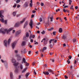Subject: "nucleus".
<instances>
[{
    "instance_id": "nucleus-10",
    "label": "nucleus",
    "mask_w": 79,
    "mask_h": 79,
    "mask_svg": "<svg viewBox=\"0 0 79 79\" xmlns=\"http://www.w3.org/2000/svg\"><path fill=\"white\" fill-rule=\"evenodd\" d=\"M26 63V59H25V58H23L21 63L23 64L24 63Z\"/></svg>"
},
{
    "instance_id": "nucleus-46",
    "label": "nucleus",
    "mask_w": 79,
    "mask_h": 79,
    "mask_svg": "<svg viewBox=\"0 0 79 79\" xmlns=\"http://www.w3.org/2000/svg\"><path fill=\"white\" fill-rule=\"evenodd\" d=\"M50 60H51V61H52V62H54V60L53 59H51Z\"/></svg>"
},
{
    "instance_id": "nucleus-33",
    "label": "nucleus",
    "mask_w": 79,
    "mask_h": 79,
    "mask_svg": "<svg viewBox=\"0 0 79 79\" xmlns=\"http://www.w3.org/2000/svg\"><path fill=\"white\" fill-rule=\"evenodd\" d=\"M20 0H17V1L16 2V3H19V2H20Z\"/></svg>"
},
{
    "instance_id": "nucleus-16",
    "label": "nucleus",
    "mask_w": 79,
    "mask_h": 79,
    "mask_svg": "<svg viewBox=\"0 0 79 79\" xmlns=\"http://www.w3.org/2000/svg\"><path fill=\"white\" fill-rule=\"evenodd\" d=\"M12 62L13 63H15L16 62V61L15 60V59L14 58L12 59L11 60Z\"/></svg>"
},
{
    "instance_id": "nucleus-21",
    "label": "nucleus",
    "mask_w": 79,
    "mask_h": 79,
    "mask_svg": "<svg viewBox=\"0 0 79 79\" xmlns=\"http://www.w3.org/2000/svg\"><path fill=\"white\" fill-rule=\"evenodd\" d=\"M54 29L53 27H51L50 28L48 29V30L49 31H53V30Z\"/></svg>"
},
{
    "instance_id": "nucleus-45",
    "label": "nucleus",
    "mask_w": 79,
    "mask_h": 79,
    "mask_svg": "<svg viewBox=\"0 0 79 79\" xmlns=\"http://www.w3.org/2000/svg\"><path fill=\"white\" fill-rule=\"evenodd\" d=\"M15 53H18V50H15Z\"/></svg>"
},
{
    "instance_id": "nucleus-41",
    "label": "nucleus",
    "mask_w": 79,
    "mask_h": 79,
    "mask_svg": "<svg viewBox=\"0 0 79 79\" xmlns=\"http://www.w3.org/2000/svg\"><path fill=\"white\" fill-rule=\"evenodd\" d=\"M39 20L40 22L42 21V18H40L39 19Z\"/></svg>"
},
{
    "instance_id": "nucleus-39",
    "label": "nucleus",
    "mask_w": 79,
    "mask_h": 79,
    "mask_svg": "<svg viewBox=\"0 0 79 79\" xmlns=\"http://www.w3.org/2000/svg\"><path fill=\"white\" fill-rule=\"evenodd\" d=\"M32 4L31 3H30V7H32Z\"/></svg>"
},
{
    "instance_id": "nucleus-52",
    "label": "nucleus",
    "mask_w": 79,
    "mask_h": 79,
    "mask_svg": "<svg viewBox=\"0 0 79 79\" xmlns=\"http://www.w3.org/2000/svg\"><path fill=\"white\" fill-rule=\"evenodd\" d=\"M69 59H71L72 57V56H69Z\"/></svg>"
},
{
    "instance_id": "nucleus-17",
    "label": "nucleus",
    "mask_w": 79,
    "mask_h": 79,
    "mask_svg": "<svg viewBox=\"0 0 79 79\" xmlns=\"http://www.w3.org/2000/svg\"><path fill=\"white\" fill-rule=\"evenodd\" d=\"M43 73L44 74V75H48L49 74V73H48V72H44V71L43 72Z\"/></svg>"
},
{
    "instance_id": "nucleus-2",
    "label": "nucleus",
    "mask_w": 79,
    "mask_h": 79,
    "mask_svg": "<svg viewBox=\"0 0 79 79\" xmlns=\"http://www.w3.org/2000/svg\"><path fill=\"white\" fill-rule=\"evenodd\" d=\"M13 29V28H10L8 30L7 29H5L3 28H2L0 29V32L2 33L3 34H5V32H7L8 34L9 32L11 31Z\"/></svg>"
},
{
    "instance_id": "nucleus-19",
    "label": "nucleus",
    "mask_w": 79,
    "mask_h": 79,
    "mask_svg": "<svg viewBox=\"0 0 79 79\" xmlns=\"http://www.w3.org/2000/svg\"><path fill=\"white\" fill-rule=\"evenodd\" d=\"M25 45H26V42L25 41L22 42V46H25Z\"/></svg>"
},
{
    "instance_id": "nucleus-14",
    "label": "nucleus",
    "mask_w": 79,
    "mask_h": 79,
    "mask_svg": "<svg viewBox=\"0 0 79 79\" xmlns=\"http://www.w3.org/2000/svg\"><path fill=\"white\" fill-rule=\"evenodd\" d=\"M19 68L21 69H23V64L21 63L19 64Z\"/></svg>"
},
{
    "instance_id": "nucleus-36",
    "label": "nucleus",
    "mask_w": 79,
    "mask_h": 79,
    "mask_svg": "<svg viewBox=\"0 0 79 79\" xmlns=\"http://www.w3.org/2000/svg\"><path fill=\"white\" fill-rule=\"evenodd\" d=\"M44 44L45 45H46L47 44V41H44Z\"/></svg>"
},
{
    "instance_id": "nucleus-22",
    "label": "nucleus",
    "mask_w": 79,
    "mask_h": 79,
    "mask_svg": "<svg viewBox=\"0 0 79 79\" xmlns=\"http://www.w3.org/2000/svg\"><path fill=\"white\" fill-rule=\"evenodd\" d=\"M47 49V48L46 47H44L43 48V49L42 50V51L43 52H44V51L46 50Z\"/></svg>"
},
{
    "instance_id": "nucleus-60",
    "label": "nucleus",
    "mask_w": 79,
    "mask_h": 79,
    "mask_svg": "<svg viewBox=\"0 0 79 79\" xmlns=\"http://www.w3.org/2000/svg\"><path fill=\"white\" fill-rule=\"evenodd\" d=\"M36 12V11L35 10H33L32 11V13H35Z\"/></svg>"
},
{
    "instance_id": "nucleus-35",
    "label": "nucleus",
    "mask_w": 79,
    "mask_h": 79,
    "mask_svg": "<svg viewBox=\"0 0 79 79\" xmlns=\"http://www.w3.org/2000/svg\"><path fill=\"white\" fill-rule=\"evenodd\" d=\"M45 33V32L44 31H43L42 32H41V34H44Z\"/></svg>"
},
{
    "instance_id": "nucleus-4",
    "label": "nucleus",
    "mask_w": 79,
    "mask_h": 79,
    "mask_svg": "<svg viewBox=\"0 0 79 79\" xmlns=\"http://www.w3.org/2000/svg\"><path fill=\"white\" fill-rule=\"evenodd\" d=\"M16 56L17 58V60L18 61H20L22 59V57L19 54L16 55Z\"/></svg>"
},
{
    "instance_id": "nucleus-54",
    "label": "nucleus",
    "mask_w": 79,
    "mask_h": 79,
    "mask_svg": "<svg viewBox=\"0 0 79 79\" xmlns=\"http://www.w3.org/2000/svg\"><path fill=\"white\" fill-rule=\"evenodd\" d=\"M34 73L35 74V75L36 74V72L35 71V70H34Z\"/></svg>"
},
{
    "instance_id": "nucleus-15",
    "label": "nucleus",
    "mask_w": 79,
    "mask_h": 79,
    "mask_svg": "<svg viewBox=\"0 0 79 79\" xmlns=\"http://www.w3.org/2000/svg\"><path fill=\"white\" fill-rule=\"evenodd\" d=\"M67 36L66 35H63L62 36V39H64V40H65L67 39Z\"/></svg>"
},
{
    "instance_id": "nucleus-48",
    "label": "nucleus",
    "mask_w": 79,
    "mask_h": 79,
    "mask_svg": "<svg viewBox=\"0 0 79 79\" xmlns=\"http://www.w3.org/2000/svg\"><path fill=\"white\" fill-rule=\"evenodd\" d=\"M60 10V9H58V10H56V12H57L58 11H59Z\"/></svg>"
},
{
    "instance_id": "nucleus-49",
    "label": "nucleus",
    "mask_w": 79,
    "mask_h": 79,
    "mask_svg": "<svg viewBox=\"0 0 79 79\" xmlns=\"http://www.w3.org/2000/svg\"><path fill=\"white\" fill-rule=\"evenodd\" d=\"M30 42L31 43L33 42V40L32 39H31Z\"/></svg>"
},
{
    "instance_id": "nucleus-56",
    "label": "nucleus",
    "mask_w": 79,
    "mask_h": 79,
    "mask_svg": "<svg viewBox=\"0 0 79 79\" xmlns=\"http://www.w3.org/2000/svg\"><path fill=\"white\" fill-rule=\"evenodd\" d=\"M63 11L64 12H65L66 11V10L65 9H63Z\"/></svg>"
},
{
    "instance_id": "nucleus-38",
    "label": "nucleus",
    "mask_w": 79,
    "mask_h": 79,
    "mask_svg": "<svg viewBox=\"0 0 79 79\" xmlns=\"http://www.w3.org/2000/svg\"><path fill=\"white\" fill-rule=\"evenodd\" d=\"M56 31H54L53 32V34L54 35H56Z\"/></svg>"
},
{
    "instance_id": "nucleus-58",
    "label": "nucleus",
    "mask_w": 79,
    "mask_h": 79,
    "mask_svg": "<svg viewBox=\"0 0 79 79\" xmlns=\"http://www.w3.org/2000/svg\"><path fill=\"white\" fill-rule=\"evenodd\" d=\"M50 19H51V21L52 22V17H50Z\"/></svg>"
},
{
    "instance_id": "nucleus-13",
    "label": "nucleus",
    "mask_w": 79,
    "mask_h": 79,
    "mask_svg": "<svg viewBox=\"0 0 79 79\" xmlns=\"http://www.w3.org/2000/svg\"><path fill=\"white\" fill-rule=\"evenodd\" d=\"M29 3L27 2H25L24 5V7H27L28 6V5Z\"/></svg>"
},
{
    "instance_id": "nucleus-31",
    "label": "nucleus",
    "mask_w": 79,
    "mask_h": 79,
    "mask_svg": "<svg viewBox=\"0 0 79 79\" xmlns=\"http://www.w3.org/2000/svg\"><path fill=\"white\" fill-rule=\"evenodd\" d=\"M69 60H69V59L67 61V62L68 63V64H70V61Z\"/></svg>"
},
{
    "instance_id": "nucleus-37",
    "label": "nucleus",
    "mask_w": 79,
    "mask_h": 79,
    "mask_svg": "<svg viewBox=\"0 0 79 79\" xmlns=\"http://www.w3.org/2000/svg\"><path fill=\"white\" fill-rule=\"evenodd\" d=\"M53 40H54L51 39V40L49 41V43H50V44L51 43V42H52V41H53Z\"/></svg>"
},
{
    "instance_id": "nucleus-64",
    "label": "nucleus",
    "mask_w": 79,
    "mask_h": 79,
    "mask_svg": "<svg viewBox=\"0 0 79 79\" xmlns=\"http://www.w3.org/2000/svg\"><path fill=\"white\" fill-rule=\"evenodd\" d=\"M75 9H78V7L76 6L75 7Z\"/></svg>"
},
{
    "instance_id": "nucleus-63",
    "label": "nucleus",
    "mask_w": 79,
    "mask_h": 79,
    "mask_svg": "<svg viewBox=\"0 0 79 79\" xmlns=\"http://www.w3.org/2000/svg\"><path fill=\"white\" fill-rule=\"evenodd\" d=\"M34 16V15H32V16H31V18H33Z\"/></svg>"
},
{
    "instance_id": "nucleus-25",
    "label": "nucleus",
    "mask_w": 79,
    "mask_h": 79,
    "mask_svg": "<svg viewBox=\"0 0 79 79\" xmlns=\"http://www.w3.org/2000/svg\"><path fill=\"white\" fill-rule=\"evenodd\" d=\"M45 24L46 27H47L49 25V22H48L47 23H45Z\"/></svg>"
},
{
    "instance_id": "nucleus-1",
    "label": "nucleus",
    "mask_w": 79,
    "mask_h": 79,
    "mask_svg": "<svg viewBox=\"0 0 79 79\" xmlns=\"http://www.w3.org/2000/svg\"><path fill=\"white\" fill-rule=\"evenodd\" d=\"M4 12V11L2 10H0V21L2 23L4 22L5 24H7V21L6 20H5L4 21V16L2 15V14Z\"/></svg>"
},
{
    "instance_id": "nucleus-51",
    "label": "nucleus",
    "mask_w": 79,
    "mask_h": 79,
    "mask_svg": "<svg viewBox=\"0 0 79 79\" xmlns=\"http://www.w3.org/2000/svg\"><path fill=\"white\" fill-rule=\"evenodd\" d=\"M31 51H29L28 52V54L29 55H30V54H31Z\"/></svg>"
},
{
    "instance_id": "nucleus-62",
    "label": "nucleus",
    "mask_w": 79,
    "mask_h": 79,
    "mask_svg": "<svg viewBox=\"0 0 79 79\" xmlns=\"http://www.w3.org/2000/svg\"><path fill=\"white\" fill-rule=\"evenodd\" d=\"M32 38H34L35 37V35H33L32 36Z\"/></svg>"
},
{
    "instance_id": "nucleus-30",
    "label": "nucleus",
    "mask_w": 79,
    "mask_h": 79,
    "mask_svg": "<svg viewBox=\"0 0 79 79\" xmlns=\"http://www.w3.org/2000/svg\"><path fill=\"white\" fill-rule=\"evenodd\" d=\"M25 64H26V66H29V64H28V63L27 62H25Z\"/></svg>"
},
{
    "instance_id": "nucleus-32",
    "label": "nucleus",
    "mask_w": 79,
    "mask_h": 79,
    "mask_svg": "<svg viewBox=\"0 0 79 79\" xmlns=\"http://www.w3.org/2000/svg\"><path fill=\"white\" fill-rule=\"evenodd\" d=\"M69 4L70 5H71V3L72 2V1L71 0H69Z\"/></svg>"
},
{
    "instance_id": "nucleus-57",
    "label": "nucleus",
    "mask_w": 79,
    "mask_h": 79,
    "mask_svg": "<svg viewBox=\"0 0 79 79\" xmlns=\"http://www.w3.org/2000/svg\"><path fill=\"white\" fill-rule=\"evenodd\" d=\"M70 68L71 69H73V66L72 65H71L70 66Z\"/></svg>"
},
{
    "instance_id": "nucleus-11",
    "label": "nucleus",
    "mask_w": 79,
    "mask_h": 79,
    "mask_svg": "<svg viewBox=\"0 0 79 79\" xmlns=\"http://www.w3.org/2000/svg\"><path fill=\"white\" fill-rule=\"evenodd\" d=\"M10 79H13V73L11 72L10 73Z\"/></svg>"
},
{
    "instance_id": "nucleus-3",
    "label": "nucleus",
    "mask_w": 79,
    "mask_h": 79,
    "mask_svg": "<svg viewBox=\"0 0 79 79\" xmlns=\"http://www.w3.org/2000/svg\"><path fill=\"white\" fill-rule=\"evenodd\" d=\"M11 41L10 39H9L8 40V41L6 40H5L4 41V46L6 47H9L10 44V42Z\"/></svg>"
},
{
    "instance_id": "nucleus-44",
    "label": "nucleus",
    "mask_w": 79,
    "mask_h": 79,
    "mask_svg": "<svg viewBox=\"0 0 79 79\" xmlns=\"http://www.w3.org/2000/svg\"><path fill=\"white\" fill-rule=\"evenodd\" d=\"M73 6H72L70 8V9H72L73 10Z\"/></svg>"
},
{
    "instance_id": "nucleus-26",
    "label": "nucleus",
    "mask_w": 79,
    "mask_h": 79,
    "mask_svg": "<svg viewBox=\"0 0 79 79\" xmlns=\"http://www.w3.org/2000/svg\"><path fill=\"white\" fill-rule=\"evenodd\" d=\"M59 32H60V33H61V32H62V29L61 28H60V29H59Z\"/></svg>"
},
{
    "instance_id": "nucleus-53",
    "label": "nucleus",
    "mask_w": 79,
    "mask_h": 79,
    "mask_svg": "<svg viewBox=\"0 0 79 79\" xmlns=\"http://www.w3.org/2000/svg\"><path fill=\"white\" fill-rule=\"evenodd\" d=\"M41 5L42 6H44V3H41Z\"/></svg>"
},
{
    "instance_id": "nucleus-7",
    "label": "nucleus",
    "mask_w": 79,
    "mask_h": 79,
    "mask_svg": "<svg viewBox=\"0 0 79 79\" xmlns=\"http://www.w3.org/2000/svg\"><path fill=\"white\" fill-rule=\"evenodd\" d=\"M21 31L19 30L18 31H17V32H16L15 33V35L16 36H18L19 34H21Z\"/></svg>"
},
{
    "instance_id": "nucleus-12",
    "label": "nucleus",
    "mask_w": 79,
    "mask_h": 79,
    "mask_svg": "<svg viewBox=\"0 0 79 79\" xmlns=\"http://www.w3.org/2000/svg\"><path fill=\"white\" fill-rule=\"evenodd\" d=\"M32 25H33V22L32 20H31L30 21V23H29V25L31 27V28H32Z\"/></svg>"
},
{
    "instance_id": "nucleus-43",
    "label": "nucleus",
    "mask_w": 79,
    "mask_h": 79,
    "mask_svg": "<svg viewBox=\"0 0 79 79\" xmlns=\"http://www.w3.org/2000/svg\"><path fill=\"white\" fill-rule=\"evenodd\" d=\"M73 41L74 43H75L76 42V39H74Z\"/></svg>"
},
{
    "instance_id": "nucleus-55",
    "label": "nucleus",
    "mask_w": 79,
    "mask_h": 79,
    "mask_svg": "<svg viewBox=\"0 0 79 79\" xmlns=\"http://www.w3.org/2000/svg\"><path fill=\"white\" fill-rule=\"evenodd\" d=\"M68 6H66L64 7V8H66V7L68 8Z\"/></svg>"
},
{
    "instance_id": "nucleus-34",
    "label": "nucleus",
    "mask_w": 79,
    "mask_h": 79,
    "mask_svg": "<svg viewBox=\"0 0 79 79\" xmlns=\"http://www.w3.org/2000/svg\"><path fill=\"white\" fill-rule=\"evenodd\" d=\"M48 71L49 72H50L51 73L53 72V71L52 70H51V69H49L48 70Z\"/></svg>"
},
{
    "instance_id": "nucleus-27",
    "label": "nucleus",
    "mask_w": 79,
    "mask_h": 79,
    "mask_svg": "<svg viewBox=\"0 0 79 79\" xmlns=\"http://www.w3.org/2000/svg\"><path fill=\"white\" fill-rule=\"evenodd\" d=\"M13 15L14 16H15L16 15V12H14L13 13Z\"/></svg>"
},
{
    "instance_id": "nucleus-5",
    "label": "nucleus",
    "mask_w": 79,
    "mask_h": 79,
    "mask_svg": "<svg viewBox=\"0 0 79 79\" xmlns=\"http://www.w3.org/2000/svg\"><path fill=\"white\" fill-rule=\"evenodd\" d=\"M29 33L27 32L26 34V36L23 37V39L24 40H26V39H27L28 38V37H29Z\"/></svg>"
},
{
    "instance_id": "nucleus-23",
    "label": "nucleus",
    "mask_w": 79,
    "mask_h": 79,
    "mask_svg": "<svg viewBox=\"0 0 79 79\" xmlns=\"http://www.w3.org/2000/svg\"><path fill=\"white\" fill-rule=\"evenodd\" d=\"M30 74L29 73H27L26 75H25V76L26 78H27V77H28V76H29V75Z\"/></svg>"
},
{
    "instance_id": "nucleus-28",
    "label": "nucleus",
    "mask_w": 79,
    "mask_h": 79,
    "mask_svg": "<svg viewBox=\"0 0 79 79\" xmlns=\"http://www.w3.org/2000/svg\"><path fill=\"white\" fill-rule=\"evenodd\" d=\"M16 6H17V4L15 3L14 4V6H13V7L15 8L16 7Z\"/></svg>"
},
{
    "instance_id": "nucleus-61",
    "label": "nucleus",
    "mask_w": 79,
    "mask_h": 79,
    "mask_svg": "<svg viewBox=\"0 0 79 79\" xmlns=\"http://www.w3.org/2000/svg\"><path fill=\"white\" fill-rule=\"evenodd\" d=\"M77 61H76V60H75V62H74V64H76L77 63Z\"/></svg>"
},
{
    "instance_id": "nucleus-20",
    "label": "nucleus",
    "mask_w": 79,
    "mask_h": 79,
    "mask_svg": "<svg viewBox=\"0 0 79 79\" xmlns=\"http://www.w3.org/2000/svg\"><path fill=\"white\" fill-rule=\"evenodd\" d=\"M26 70H27V68H26L23 70H22V73H25L26 71Z\"/></svg>"
},
{
    "instance_id": "nucleus-59",
    "label": "nucleus",
    "mask_w": 79,
    "mask_h": 79,
    "mask_svg": "<svg viewBox=\"0 0 79 79\" xmlns=\"http://www.w3.org/2000/svg\"><path fill=\"white\" fill-rule=\"evenodd\" d=\"M66 46V44H64L63 45L64 47H65Z\"/></svg>"
},
{
    "instance_id": "nucleus-42",
    "label": "nucleus",
    "mask_w": 79,
    "mask_h": 79,
    "mask_svg": "<svg viewBox=\"0 0 79 79\" xmlns=\"http://www.w3.org/2000/svg\"><path fill=\"white\" fill-rule=\"evenodd\" d=\"M49 47L51 48H52L53 47L52 45L51 44H50Z\"/></svg>"
},
{
    "instance_id": "nucleus-18",
    "label": "nucleus",
    "mask_w": 79,
    "mask_h": 79,
    "mask_svg": "<svg viewBox=\"0 0 79 79\" xmlns=\"http://www.w3.org/2000/svg\"><path fill=\"white\" fill-rule=\"evenodd\" d=\"M28 24V22H27V21L24 24V27H23V28H24L26 26H27V24Z\"/></svg>"
},
{
    "instance_id": "nucleus-9",
    "label": "nucleus",
    "mask_w": 79,
    "mask_h": 79,
    "mask_svg": "<svg viewBox=\"0 0 79 79\" xmlns=\"http://www.w3.org/2000/svg\"><path fill=\"white\" fill-rule=\"evenodd\" d=\"M19 64V62H17L16 63H15L14 64V65L15 66V69L18 68V65Z\"/></svg>"
},
{
    "instance_id": "nucleus-8",
    "label": "nucleus",
    "mask_w": 79,
    "mask_h": 79,
    "mask_svg": "<svg viewBox=\"0 0 79 79\" xmlns=\"http://www.w3.org/2000/svg\"><path fill=\"white\" fill-rule=\"evenodd\" d=\"M20 24V23L19 22H17L16 23H15V27H18L19 26V24Z\"/></svg>"
},
{
    "instance_id": "nucleus-29",
    "label": "nucleus",
    "mask_w": 79,
    "mask_h": 79,
    "mask_svg": "<svg viewBox=\"0 0 79 79\" xmlns=\"http://www.w3.org/2000/svg\"><path fill=\"white\" fill-rule=\"evenodd\" d=\"M25 21V19H23L22 21L20 22V23H22Z\"/></svg>"
},
{
    "instance_id": "nucleus-24",
    "label": "nucleus",
    "mask_w": 79,
    "mask_h": 79,
    "mask_svg": "<svg viewBox=\"0 0 79 79\" xmlns=\"http://www.w3.org/2000/svg\"><path fill=\"white\" fill-rule=\"evenodd\" d=\"M19 70L18 69H16L15 70V73H18V71Z\"/></svg>"
},
{
    "instance_id": "nucleus-6",
    "label": "nucleus",
    "mask_w": 79,
    "mask_h": 79,
    "mask_svg": "<svg viewBox=\"0 0 79 79\" xmlns=\"http://www.w3.org/2000/svg\"><path fill=\"white\" fill-rule=\"evenodd\" d=\"M16 44H17V42H15L12 44L11 46L13 49H14V48L15 47V46Z\"/></svg>"
},
{
    "instance_id": "nucleus-50",
    "label": "nucleus",
    "mask_w": 79,
    "mask_h": 79,
    "mask_svg": "<svg viewBox=\"0 0 79 79\" xmlns=\"http://www.w3.org/2000/svg\"><path fill=\"white\" fill-rule=\"evenodd\" d=\"M35 62H34L32 63V65L33 66H34L35 65Z\"/></svg>"
},
{
    "instance_id": "nucleus-47",
    "label": "nucleus",
    "mask_w": 79,
    "mask_h": 79,
    "mask_svg": "<svg viewBox=\"0 0 79 79\" xmlns=\"http://www.w3.org/2000/svg\"><path fill=\"white\" fill-rule=\"evenodd\" d=\"M20 6H21L20 5H18L17 6V7L19 8V7H20Z\"/></svg>"
},
{
    "instance_id": "nucleus-40",
    "label": "nucleus",
    "mask_w": 79,
    "mask_h": 79,
    "mask_svg": "<svg viewBox=\"0 0 79 79\" xmlns=\"http://www.w3.org/2000/svg\"><path fill=\"white\" fill-rule=\"evenodd\" d=\"M64 77L65 79H67L68 78V77L67 76V75H65Z\"/></svg>"
}]
</instances>
